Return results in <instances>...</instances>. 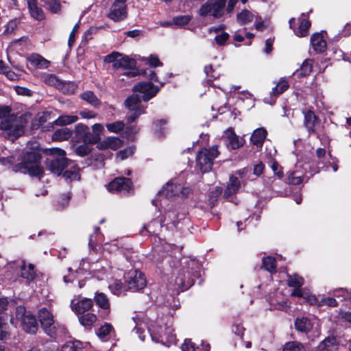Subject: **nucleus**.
Returning <instances> with one entry per match:
<instances>
[{
  "instance_id": "nucleus-1",
  "label": "nucleus",
  "mask_w": 351,
  "mask_h": 351,
  "mask_svg": "<svg viewBox=\"0 0 351 351\" xmlns=\"http://www.w3.org/2000/svg\"><path fill=\"white\" fill-rule=\"evenodd\" d=\"M238 0H229L227 10L231 12ZM227 0H207L202 4L198 11L201 16L208 15L219 18L223 14L224 7Z\"/></svg>"
},
{
  "instance_id": "nucleus-2",
  "label": "nucleus",
  "mask_w": 351,
  "mask_h": 351,
  "mask_svg": "<svg viewBox=\"0 0 351 351\" xmlns=\"http://www.w3.org/2000/svg\"><path fill=\"white\" fill-rule=\"evenodd\" d=\"M25 125L24 119L15 115L8 116L0 121L1 130L6 137L12 139L16 138L23 134Z\"/></svg>"
},
{
  "instance_id": "nucleus-3",
  "label": "nucleus",
  "mask_w": 351,
  "mask_h": 351,
  "mask_svg": "<svg viewBox=\"0 0 351 351\" xmlns=\"http://www.w3.org/2000/svg\"><path fill=\"white\" fill-rule=\"evenodd\" d=\"M48 152L53 158L47 159L46 166L52 173L59 176L69 165V160L65 157L66 152L60 148H51Z\"/></svg>"
},
{
  "instance_id": "nucleus-4",
  "label": "nucleus",
  "mask_w": 351,
  "mask_h": 351,
  "mask_svg": "<svg viewBox=\"0 0 351 351\" xmlns=\"http://www.w3.org/2000/svg\"><path fill=\"white\" fill-rule=\"evenodd\" d=\"M150 336L153 341L169 346L176 341L174 330L171 324H165L164 326H153L149 329Z\"/></svg>"
},
{
  "instance_id": "nucleus-5",
  "label": "nucleus",
  "mask_w": 351,
  "mask_h": 351,
  "mask_svg": "<svg viewBox=\"0 0 351 351\" xmlns=\"http://www.w3.org/2000/svg\"><path fill=\"white\" fill-rule=\"evenodd\" d=\"M40 156L35 152H27L21 163V169L31 176L40 178L43 173V168L40 166Z\"/></svg>"
},
{
  "instance_id": "nucleus-6",
  "label": "nucleus",
  "mask_w": 351,
  "mask_h": 351,
  "mask_svg": "<svg viewBox=\"0 0 351 351\" xmlns=\"http://www.w3.org/2000/svg\"><path fill=\"white\" fill-rule=\"evenodd\" d=\"M124 106L130 112V114L126 117L128 124L133 123L140 115L145 113L146 106L142 104L138 94L134 93L128 97L124 102Z\"/></svg>"
},
{
  "instance_id": "nucleus-7",
  "label": "nucleus",
  "mask_w": 351,
  "mask_h": 351,
  "mask_svg": "<svg viewBox=\"0 0 351 351\" xmlns=\"http://www.w3.org/2000/svg\"><path fill=\"white\" fill-rule=\"evenodd\" d=\"M219 154L217 147L213 146L209 149H202L196 157V165L202 172H206L211 169L213 161Z\"/></svg>"
},
{
  "instance_id": "nucleus-8",
  "label": "nucleus",
  "mask_w": 351,
  "mask_h": 351,
  "mask_svg": "<svg viewBox=\"0 0 351 351\" xmlns=\"http://www.w3.org/2000/svg\"><path fill=\"white\" fill-rule=\"evenodd\" d=\"M38 317L45 333L51 337H56L58 330L61 326L55 322L52 313L47 308H41L38 311Z\"/></svg>"
},
{
  "instance_id": "nucleus-9",
  "label": "nucleus",
  "mask_w": 351,
  "mask_h": 351,
  "mask_svg": "<svg viewBox=\"0 0 351 351\" xmlns=\"http://www.w3.org/2000/svg\"><path fill=\"white\" fill-rule=\"evenodd\" d=\"M125 283L128 289L136 291L143 289L147 285V280L142 272L134 270L128 273Z\"/></svg>"
},
{
  "instance_id": "nucleus-10",
  "label": "nucleus",
  "mask_w": 351,
  "mask_h": 351,
  "mask_svg": "<svg viewBox=\"0 0 351 351\" xmlns=\"http://www.w3.org/2000/svg\"><path fill=\"white\" fill-rule=\"evenodd\" d=\"M160 90V87L155 86L152 82H139L133 87V91L141 94L142 99L148 101Z\"/></svg>"
},
{
  "instance_id": "nucleus-11",
  "label": "nucleus",
  "mask_w": 351,
  "mask_h": 351,
  "mask_svg": "<svg viewBox=\"0 0 351 351\" xmlns=\"http://www.w3.org/2000/svg\"><path fill=\"white\" fill-rule=\"evenodd\" d=\"M126 2L127 0H114L108 16L114 21L125 20L128 16Z\"/></svg>"
},
{
  "instance_id": "nucleus-12",
  "label": "nucleus",
  "mask_w": 351,
  "mask_h": 351,
  "mask_svg": "<svg viewBox=\"0 0 351 351\" xmlns=\"http://www.w3.org/2000/svg\"><path fill=\"white\" fill-rule=\"evenodd\" d=\"M132 189L130 179L125 178H117L108 185V190L112 193L121 191L129 193Z\"/></svg>"
},
{
  "instance_id": "nucleus-13",
  "label": "nucleus",
  "mask_w": 351,
  "mask_h": 351,
  "mask_svg": "<svg viewBox=\"0 0 351 351\" xmlns=\"http://www.w3.org/2000/svg\"><path fill=\"white\" fill-rule=\"evenodd\" d=\"M93 305L91 299L77 297L71 302V307L73 311L77 314H82L90 310Z\"/></svg>"
},
{
  "instance_id": "nucleus-14",
  "label": "nucleus",
  "mask_w": 351,
  "mask_h": 351,
  "mask_svg": "<svg viewBox=\"0 0 351 351\" xmlns=\"http://www.w3.org/2000/svg\"><path fill=\"white\" fill-rule=\"evenodd\" d=\"M318 322L319 320L315 317L313 319L306 317H298L295 320V327L299 332L308 333L315 324H318Z\"/></svg>"
},
{
  "instance_id": "nucleus-15",
  "label": "nucleus",
  "mask_w": 351,
  "mask_h": 351,
  "mask_svg": "<svg viewBox=\"0 0 351 351\" xmlns=\"http://www.w3.org/2000/svg\"><path fill=\"white\" fill-rule=\"evenodd\" d=\"M187 277L182 272L178 274V276L175 280V283L172 285L171 289L183 291L193 284V278L191 276L189 271H186Z\"/></svg>"
},
{
  "instance_id": "nucleus-16",
  "label": "nucleus",
  "mask_w": 351,
  "mask_h": 351,
  "mask_svg": "<svg viewBox=\"0 0 351 351\" xmlns=\"http://www.w3.org/2000/svg\"><path fill=\"white\" fill-rule=\"evenodd\" d=\"M224 138L227 147L232 149H237L242 147L245 142V140L239 138L231 128L225 132Z\"/></svg>"
},
{
  "instance_id": "nucleus-17",
  "label": "nucleus",
  "mask_w": 351,
  "mask_h": 351,
  "mask_svg": "<svg viewBox=\"0 0 351 351\" xmlns=\"http://www.w3.org/2000/svg\"><path fill=\"white\" fill-rule=\"evenodd\" d=\"M21 326L26 332L34 334L38 330V323L36 318L29 313L25 314L21 317Z\"/></svg>"
},
{
  "instance_id": "nucleus-18",
  "label": "nucleus",
  "mask_w": 351,
  "mask_h": 351,
  "mask_svg": "<svg viewBox=\"0 0 351 351\" xmlns=\"http://www.w3.org/2000/svg\"><path fill=\"white\" fill-rule=\"evenodd\" d=\"M311 44L313 49L317 53L324 51L326 48V42L320 33L314 34L311 36Z\"/></svg>"
},
{
  "instance_id": "nucleus-19",
  "label": "nucleus",
  "mask_w": 351,
  "mask_h": 351,
  "mask_svg": "<svg viewBox=\"0 0 351 351\" xmlns=\"http://www.w3.org/2000/svg\"><path fill=\"white\" fill-rule=\"evenodd\" d=\"M338 343L335 337H328L318 345L319 351H336L338 349Z\"/></svg>"
},
{
  "instance_id": "nucleus-20",
  "label": "nucleus",
  "mask_w": 351,
  "mask_h": 351,
  "mask_svg": "<svg viewBox=\"0 0 351 351\" xmlns=\"http://www.w3.org/2000/svg\"><path fill=\"white\" fill-rule=\"evenodd\" d=\"M181 188L182 185L180 184H177L173 181H171L168 182L161 191H159V194L166 197L178 195Z\"/></svg>"
},
{
  "instance_id": "nucleus-21",
  "label": "nucleus",
  "mask_w": 351,
  "mask_h": 351,
  "mask_svg": "<svg viewBox=\"0 0 351 351\" xmlns=\"http://www.w3.org/2000/svg\"><path fill=\"white\" fill-rule=\"evenodd\" d=\"M291 295L298 298H302L306 301V302H308L311 305H318V303L319 302L318 301L317 298L315 295L311 294L303 289L293 290L291 292Z\"/></svg>"
},
{
  "instance_id": "nucleus-22",
  "label": "nucleus",
  "mask_w": 351,
  "mask_h": 351,
  "mask_svg": "<svg viewBox=\"0 0 351 351\" xmlns=\"http://www.w3.org/2000/svg\"><path fill=\"white\" fill-rule=\"evenodd\" d=\"M27 1L31 16L38 21L44 19L45 14L43 10L38 8L37 0H27Z\"/></svg>"
},
{
  "instance_id": "nucleus-23",
  "label": "nucleus",
  "mask_w": 351,
  "mask_h": 351,
  "mask_svg": "<svg viewBox=\"0 0 351 351\" xmlns=\"http://www.w3.org/2000/svg\"><path fill=\"white\" fill-rule=\"evenodd\" d=\"M267 132L263 128H258L254 131L251 136V142L253 145L259 147H261L267 136Z\"/></svg>"
},
{
  "instance_id": "nucleus-24",
  "label": "nucleus",
  "mask_w": 351,
  "mask_h": 351,
  "mask_svg": "<svg viewBox=\"0 0 351 351\" xmlns=\"http://www.w3.org/2000/svg\"><path fill=\"white\" fill-rule=\"evenodd\" d=\"M240 186L241 184L238 178L234 176H231L227 187L224 191V195L226 197H230L238 191Z\"/></svg>"
},
{
  "instance_id": "nucleus-25",
  "label": "nucleus",
  "mask_w": 351,
  "mask_h": 351,
  "mask_svg": "<svg viewBox=\"0 0 351 351\" xmlns=\"http://www.w3.org/2000/svg\"><path fill=\"white\" fill-rule=\"evenodd\" d=\"M317 123V118L312 111L309 110L305 113L304 124L309 133L315 132V127Z\"/></svg>"
},
{
  "instance_id": "nucleus-26",
  "label": "nucleus",
  "mask_w": 351,
  "mask_h": 351,
  "mask_svg": "<svg viewBox=\"0 0 351 351\" xmlns=\"http://www.w3.org/2000/svg\"><path fill=\"white\" fill-rule=\"evenodd\" d=\"M28 60L33 66L39 69H45L49 65V62L38 53L32 54Z\"/></svg>"
},
{
  "instance_id": "nucleus-27",
  "label": "nucleus",
  "mask_w": 351,
  "mask_h": 351,
  "mask_svg": "<svg viewBox=\"0 0 351 351\" xmlns=\"http://www.w3.org/2000/svg\"><path fill=\"white\" fill-rule=\"evenodd\" d=\"M80 98L95 108H99L101 101L99 98L90 90H86L80 95Z\"/></svg>"
},
{
  "instance_id": "nucleus-28",
  "label": "nucleus",
  "mask_w": 351,
  "mask_h": 351,
  "mask_svg": "<svg viewBox=\"0 0 351 351\" xmlns=\"http://www.w3.org/2000/svg\"><path fill=\"white\" fill-rule=\"evenodd\" d=\"M223 29V26L219 27H213L210 28V32H214L217 33V36L215 38V40L217 45H223L227 41L229 38V34L226 32H221Z\"/></svg>"
},
{
  "instance_id": "nucleus-29",
  "label": "nucleus",
  "mask_w": 351,
  "mask_h": 351,
  "mask_svg": "<svg viewBox=\"0 0 351 351\" xmlns=\"http://www.w3.org/2000/svg\"><path fill=\"white\" fill-rule=\"evenodd\" d=\"M73 134V131L67 128L58 129L52 135L53 141H62L68 140Z\"/></svg>"
},
{
  "instance_id": "nucleus-30",
  "label": "nucleus",
  "mask_w": 351,
  "mask_h": 351,
  "mask_svg": "<svg viewBox=\"0 0 351 351\" xmlns=\"http://www.w3.org/2000/svg\"><path fill=\"white\" fill-rule=\"evenodd\" d=\"M43 7L53 14H59L61 11V4L58 0H40Z\"/></svg>"
},
{
  "instance_id": "nucleus-31",
  "label": "nucleus",
  "mask_w": 351,
  "mask_h": 351,
  "mask_svg": "<svg viewBox=\"0 0 351 351\" xmlns=\"http://www.w3.org/2000/svg\"><path fill=\"white\" fill-rule=\"evenodd\" d=\"M79 119L77 115L62 114L54 121L56 125L63 126L73 123Z\"/></svg>"
},
{
  "instance_id": "nucleus-32",
  "label": "nucleus",
  "mask_w": 351,
  "mask_h": 351,
  "mask_svg": "<svg viewBox=\"0 0 351 351\" xmlns=\"http://www.w3.org/2000/svg\"><path fill=\"white\" fill-rule=\"evenodd\" d=\"M135 66V61L130 58L128 56H123L120 53V57L118 59V63L115 64V69L124 68L130 69Z\"/></svg>"
},
{
  "instance_id": "nucleus-33",
  "label": "nucleus",
  "mask_w": 351,
  "mask_h": 351,
  "mask_svg": "<svg viewBox=\"0 0 351 351\" xmlns=\"http://www.w3.org/2000/svg\"><path fill=\"white\" fill-rule=\"evenodd\" d=\"M21 276L26 279L28 282L33 280L35 277L34 265L29 264L27 266L23 263L21 266Z\"/></svg>"
},
{
  "instance_id": "nucleus-34",
  "label": "nucleus",
  "mask_w": 351,
  "mask_h": 351,
  "mask_svg": "<svg viewBox=\"0 0 351 351\" xmlns=\"http://www.w3.org/2000/svg\"><path fill=\"white\" fill-rule=\"evenodd\" d=\"M310 26L311 23L305 19H301L299 27L297 29H293L295 34L298 37L306 36Z\"/></svg>"
},
{
  "instance_id": "nucleus-35",
  "label": "nucleus",
  "mask_w": 351,
  "mask_h": 351,
  "mask_svg": "<svg viewBox=\"0 0 351 351\" xmlns=\"http://www.w3.org/2000/svg\"><path fill=\"white\" fill-rule=\"evenodd\" d=\"M256 16L251 12L244 10L237 14V21L241 24H247L254 21Z\"/></svg>"
},
{
  "instance_id": "nucleus-36",
  "label": "nucleus",
  "mask_w": 351,
  "mask_h": 351,
  "mask_svg": "<svg viewBox=\"0 0 351 351\" xmlns=\"http://www.w3.org/2000/svg\"><path fill=\"white\" fill-rule=\"evenodd\" d=\"M95 302L101 308L108 310L110 308V302L106 295L103 293H97L95 295Z\"/></svg>"
},
{
  "instance_id": "nucleus-37",
  "label": "nucleus",
  "mask_w": 351,
  "mask_h": 351,
  "mask_svg": "<svg viewBox=\"0 0 351 351\" xmlns=\"http://www.w3.org/2000/svg\"><path fill=\"white\" fill-rule=\"evenodd\" d=\"M88 128V127L83 123L77 124L74 130L75 136L73 139L77 142L82 141Z\"/></svg>"
},
{
  "instance_id": "nucleus-38",
  "label": "nucleus",
  "mask_w": 351,
  "mask_h": 351,
  "mask_svg": "<svg viewBox=\"0 0 351 351\" xmlns=\"http://www.w3.org/2000/svg\"><path fill=\"white\" fill-rule=\"evenodd\" d=\"M304 282V278L297 274L289 276L288 285L289 287H293V290L301 289Z\"/></svg>"
},
{
  "instance_id": "nucleus-39",
  "label": "nucleus",
  "mask_w": 351,
  "mask_h": 351,
  "mask_svg": "<svg viewBox=\"0 0 351 351\" xmlns=\"http://www.w3.org/2000/svg\"><path fill=\"white\" fill-rule=\"evenodd\" d=\"M313 68V60L311 59L305 60L301 67L300 69L298 70V75L299 77H304L306 75H308L311 71Z\"/></svg>"
},
{
  "instance_id": "nucleus-40",
  "label": "nucleus",
  "mask_w": 351,
  "mask_h": 351,
  "mask_svg": "<svg viewBox=\"0 0 351 351\" xmlns=\"http://www.w3.org/2000/svg\"><path fill=\"white\" fill-rule=\"evenodd\" d=\"M126 286V285H123L120 280H116L109 285V289L113 294L119 295L127 290Z\"/></svg>"
},
{
  "instance_id": "nucleus-41",
  "label": "nucleus",
  "mask_w": 351,
  "mask_h": 351,
  "mask_svg": "<svg viewBox=\"0 0 351 351\" xmlns=\"http://www.w3.org/2000/svg\"><path fill=\"white\" fill-rule=\"evenodd\" d=\"M282 351H306V350L301 343L289 341L285 344Z\"/></svg>"
},
{
  "instance_id": "nucleus-42",
  "label": "nucleus",
  "mask_w": 351,
  "mask_h": 351,
  "mask_svg": "<svg viewBox=\"0 0 351 351\" xmlns=\"http://www.w3.org/2000/svg\"><path fill=\"white\" fill-rule=\"evenodd\" d=\"M80 322L82 325L87 327L92 326L97 320V317L93 313H86L79 317Z\"/></svg>"
},
{
  "instance_id": "nucleus-43",
  "label": "nucleus",
  "mask_w": 351,
  "mask_h": 351,
  "mask_svg": "<svg viewBox=\"0 0 351 351\" xmlns=\"http://www.w3.org/2000/svg\"><path fill=\"white\" fill-rule=\"evenodd\" d=\"M289 87V83L285 78H282L280 81L273 88L271 94L274 95H278L282 93Z\"/></svg>"
},
{
  "instance_id": "nucleus-44",
  "label": "nucleus",
  "mask_w": 351,
  "mask_h": 351,
  "mask_svg": "<svg viewBox=\"0 0 351 351\" xmlns=\"http://www.w3.org/2000/svg\"><path fill=\"white\" fill-rule=\"evenodd\" d=\"M264 268L268 271L272 273L276 271V260L274 258L267 256L263 259Z\"/></svg>"
},
{
  "instance_id": "nucleus-45",
  "label": "nucleus",
  "mask_w": 351,
  "mask_h": 351,
  "mask_svg": "<svg viewBox=\"0 0 351 351\" xmlns=\"http://www.w3.org/2000/svg\"><path fill=\"white\" fill-rule=\"evenodd\" d=\"M43 80L46 84L60 88L62 83L57 77L52 74H47L44 76Z\"/></svg>"
},
{
  "instance_id": "nucleus-46",
  "label": "nucleus",
  "mask_w": 351,
  "mask_h": 351,
  "mask_svg": "<svg viewBox=\"0 0 351 351\" xmlns=\"http://www.w3.org/2000/svg\"><path fill=\"white\" fill-rule=\"evenodd\" d=\"M192 16L190 15H181L173 17V23L176 26L182 27L187 25L191 20Z\"/></svg>"
},
{
  "instance_id": "nucleus-47",
  "label": "nucleus",
  "mask_w": 351,
  "mask_h": 351,
  "mask_svg": "<svg viewBox=\"0 0 351 351\" xmlns=\"http://www.w3.org/2000/svg\"><path fill=\"white\" fill-rule=\"evenodd\" d=\"M288 180L289 183L292 184H300L303 181V174L302 172L296 170L289 176Z\"/></svg>"
},
{
  "instance_id": "nucleus-48",
  "label": "nucleus",
  "mask_w": 351,
  "mask_h": 351,
  "mask_svg": "<svg viewBox=\"0 0 351 351\" xmlns=\"http://www.w3.org/2000/svg\"><path fill=\"white\" fill-rule=\"evenodd\" d=\"M112 329V327L110 324H106L98 329L97 334L101 340H106L107 336L110 334Z\"/></svg>"
},
{
  "instance_id": "nucleus-49",
  "label": "nucleus",
  "mask_w": 351,
  "mask_h": 351,
  "mask_svg": "<svg viewBox=\"0 0 351 351\" xmlns=\"http://www.w3.org/2000/svg\"><path fill=\"white\" fill-rule=\"evenodd\" d=\"M48 114L45 112L38 113L32 123L33 128H38L43 123H45L47 120Z\"/></svg>"
},
{
  "instance_id": "nucleus-50",
  "label": "nucleus",
  "mask_w": 351,
  "mask_h": 351,
  "mask_svg": "<svg viewBox=\"0 0 351 351\" xmlns=\"http://www.w3.org/2000/svg\"><path fill=\"white\" fill-rule=\"evenodd\" d=\"M9 335V326L6 320L0 316V340L3 339Z\"/></svg>"
},
{
  "instance_id": "nucleus-51",
  "label": "nucleus",
  "mask_w": 351,
  "mask_h": 351,
  "mask_svg": "<svg viewBox=\"0 0 351 351\" xmlns=\"http://www.w3.org/2000/svg\"><path fill=\"white\" fill-rule=\"evenodd\" d=\"M204 71L208 82L213 79H217L220 76L219 71L214 69L211 65H206Z\"/></svg>"
},
{
  "instance_id": "nucleus-52",
  "label": "nucleus",
  "mask_w": 351,
  "mask_h": 351,
  "mask_svg": "<svg viewBox=\"0 0 351 351\" xmlns=\"http://www.w3.org/2000/svg\"><path fill=\"white\" fill-rule=\"evenodd\" d=\"M124 123L121 121H115L112 123H108L106 125V128L108 131L110 132H119L121 131L124 128Z\"/></svg>"
},
{
  "instance_id": "nucleus-53",
  "label": "nucleus",
  "mask_w": 351,
  "mask_h": 351,
  "mask_svg": "<svg viewBox=\"0 0 351 351\" xmlns=\"http://www.w3.org/2000/svg\"><path fill=\"white\" fill-rule=\"evenodd\" d=\"M106 138L109 149L116 150L122 145V141L118 137H108Z\"/></svg>"
},
{
  "instance_id": "nucleus-54",
  "label": "nucleus",
  "mask_w": 351,
  "mask_h": 351,
  "mask_svg": "<svg viewBox=\"0 0 351 351\" xmlns=\"http://www.w3.org/2000/svg\"><path fill=\"white\" fill-rule=\"evenodd\" d=\"M61 351H81V345L80 342H67L65 343Z\"/></svg>"
},
{
  "instance_id": "nucleus-55",
  "label": "nucleus",
  "mask_w": 351,
  "mask_h": 351,
  "mask_svg": "<svg viewBox=\"0 0 351 351\" xmlns=\"http://www.w3.org/2000/svg\"><path fill=\"white\" fill-rule=\"evenodd\" d=\"M88 143H84V144L79 145L75 149V153L80 156H85L91 152L90 147Z\"/></svg>"
},
{
  "instance_id": "nucleus-56",
  "label": "nucleus",
  "mask_w": 351,
  "mask_h": 351,
  "mask_svg": "<svg viewBox=\"0 0 351 351\" xmlns=\"http://www.w3.org/2000/svg\"><path fill=\"white\" fill-rule=\"evenodd\" d=\"M162 219H154L151 221L149 224L147 226H144V228L146 229L150 233H155L156 232V228L162 227Z\"/></svg>"
},
{
  "instance_id": "nucleus-57",
  "label": "nucleus",
  "mask_w": 351,
  "mask_h": 351,
  "mask_svg": "<svg viewBox=\"0 0 351 351\" xmlns=\"http://www.w3.org/2000/svg\"><path fill=\"white\" fill-rule=\"evenodd\" d=\"M134 152V147H129L123 150H121L117 153V158L121 160H125L128 157L132 156Z\"/></svg>"
},
{
  "instance_id": "nucleus-58",
  "label": "nucleus",
  "mask_w": 351,
  "mask_h": 351,
  "mask_svg": "<svg viewBox=\"0 0 351 351\" xmlns=\"http://www.w3.org/2000/svg\"><path fill=\"white\" fill-rule=\"evenodd\" d=\"M134 323L136 324V326L134 329V330L136 332V333L138 335L139 339L144 341L146 335L145 334V330L141 326V324H138L136 319L134 317L132 318Z\"/></svg>"
},
{
  "instance_id": "nucleus-59",
  "label": "nucleus",
  "mask_w": 351,
  "mask_h": 351,
  "mask_svg": "<svg viewBox=\"0 0 351 351\" xmlns=\"http://www.w3.org/2000/svg\"><path fill=\"white\" fill-rule=\"evenodd\" d=\"M120 57V53L118 52H112V53L105 56L104 62L112 63L114 68H115L116 63H118V59Z\"/></svg>"
},
{
  "instance_id": "nucleus-60",
  "label": "nucleus",
  "mask_w": 351,
  "mask_h": 351,
  "mask_svg": "<svg viewBox=\"0 0 351 351\" xmlns=\"http://www.w3.org/2000/svg\"><path fill=\"white\" fill-rule=\"evenodd\" d=\"M82 142L90 144H95L99 142L98 139L94 136L93 132L89 131V128H88L85 136L83 138Z\"/></svg>"
},
{
  "instance_id": "nucleus-61",
  "label": "nucleus",
  "mask_w": 351,
  "mask_h": 351,
  "mask_svg": "<svg viewBox=\"0 0 351 351\" xmlns=\"http://www.w3.org/2000/svg\"><path fill=\"white\" fill-rule=\"evenodd\" d=\"M238 97L243 101H244L245 100H248L249 101V104H248L249 106H253V103H254L253 95L252 94H250L249 92H247V91L241 92L239 93Z\"/></svg>"
},
{
  "instance_id": "nucleus-62",
  "label": "nucleus",
  "mask_w": 351,
  "mask_h": 351,
  "mask_svg": "<svg viewBox=\"0 0 351 351\" xmlns=\"http://www.w3.org/2000/svg\"><path fill=\"white\" fill-rule=\"evenodd\" d=\"M324 305L335 307L337 306V302L332 298H326L320 300L318 303L319 306Z\"/></svg>"
},
{
  "instance_id": "nucleus-63",
  "label": "nucleus",
  "mask_w": 351,
  "mask_h": 351,
  "mask_svg": "<svg viewBox=\"0 0 351 351\" xmlns=\"http://www.w3.org/2000/svg\"><path fill=\"white\" fill-rule=\"evenodd\" d=\"M146 60L149 65L152 67L161 66L162 64L158 57L155 55H150Z\"/></svg>"
},
{
  "instance_id": "nucleus-64",
  "label": "nucleus",
  "mask_w": 351,
  "mask_h": 351,
  "mask_svg": "<svg viewBox=\"0 0 351 351\" xmlns=\"http://www.w3.org/2000/svg\"><path fill=\"white\" fill-rule=\"evenodd\" d=\"M104 128L103 125L100 123H95L92 126V132L94 136L98 139L100 140V135L104 132Z\"/></svg>"
}]
</instances>
